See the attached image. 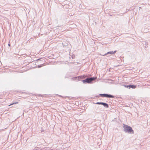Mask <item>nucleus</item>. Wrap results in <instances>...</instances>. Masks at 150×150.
I'll list each match as a JSON object with an SVG mask.
<instances>
[{
	"label": "nucleus",
	"mask_w": 150,
	"mask_h": 150,
	"mask_svg": "<svg viewBox=\"0 0 150 150\" xmlns=\"http://www.w3.org/2000/svg\"><path fill=\"white\" fill-rule=\"evenodd\" d=\"M123 128L125 132L129 134H134V131L132 127L128 125L123 124Z\"/></svg>",
	"instance_id": "1"
},
{
	"label": "nucleus",
	"mask_w": 150,
	"mask_h": 150,
	"mask_svg": "<svg viewBox=\"0 0 150 150\" xmlns=\"http://www.w3.org/2000/svg\"><path fill=\"white\" fill-rule=\"evenodd\" d=\"M97 77H92L89 78H87L85 80H83L82 81L83 83H92L93 81H95Z\"/></svg>",
	"instance_id": "2"
},
{
	"label": "nucleus",
	"mask_w": 150,
	"mask_h": 150,
	"mask_svg": "<svg viewBox=\"0 0 150 150\" xmlns=\"http://www.w3.org/2000/svg\"><path fill=\"white\" fill-rule=\"evenodd\" d=\"M86 77V76L83 75L79 76L77 77H75L73 78V79L74 80L77 81L79 80H81L84 79Z\"/></svg>",
	"instance_id": "3"
},
{
	"label": "nucleus",
	"mask_w": 150,
	"mask_h": 150,
	"mask_svg": "<svg viewBox=\"0 0 150 150\" xmlns=\"http://www.w3.org/2000/svg\"><path fill=\"white\" fill-rule=\"evenodd\" d=\"M117 52V51L115 50L114 51H110L107 52L105 54L103 55H102L101 54H100V55L103 56H104L107 55H108V54H115L116 52Z\"/></svg>",
	"instance_id": "4"
},
{
	"label": "nucleus",
	"mask_w": 150,
	"mask_h": 150,
	"mask_svg": "<svg viewBox=\"0 0 150 150\" xmlns=\"http://www.w3.org/2000/svg\"><path fill=\"white\" fill-rule=\"evenodd\" d=\"M136 87L137 86L136 85H134L132 84L129 85V89H130V88L134 89L136 88Z\"/></svg>",
	"instance_id": "5"
},
{
	"label": "nucleus",
	"mask_w": 150,
	"mask_h": 150,
	"mask_svg": "<svg viewBox=\"0 0 150 150\" xmlns=\"http://www.w3.org/2000/svg\"><path fill=\"white\" fill-rule=\"evenodd\" d=\"M106 98H115V96L111 94H107Z\"/></svg>",
	"instance_id": "6"
},
{
	"label": "nucleus",
	"mask_w": 150,
	"mask_h": 150,
	"mask_svg": "<svg viewBox=\"0 0 150 150\" xmlns=\"http://www.w3.org/2000/svg\"><path fill=\"white\" fill-rule=\"evenodd\" d=\"M106 93H104V94H100L98 96H96V97H98L99 96H100L101 97H106Z\"/></svg>",
	"instance_id": "7"
},
{
	"label": "nucleus",
	"mask_w": 150,
	"mask_h": 150,
	"mask_svg": "<svg viewBox=\"0 0 150 150\" xmlns=\"http://www.w3.org/2000/svg\"><path fill=\"white\" fill-rule=\"evenodd\" d=\"M102 105L106 108H108L109 106L108 104L106 103L103 102Z\"/></svg>",
	"instance_id": "8"
},
{
	"label": "nucleus",
	"mask_w": 150,
	"mask_h": 150,
	"mask_svg": "<svg viewBox=\"0 0 150 150\" xmlns=\"http://www.w3.org/2000/svg\"><path fill=\"white\" fill-rule=\"evenodd\" d=\"M69 43V42H63L62 44L63 46H67L68 45Z\"/></svg>",
	"instance_id": "9"
},
{
	"label": "nucleus",
	"mask_w": 150,
	"mask_h": 150,
	"mask_svg": "<svg viewBox=\"0 0 150 150\" xmlns=\"http://www.w3.org/2000/svg\"><path fill=\"white\" fill-rule=\"evenodd\" d=\"M18 103V102H13V103H12L11 104L9 105H8V106H10V105H13V104H17Z\"/></svg>",
	"instance_id": "10"
},
{
	"label": "nucleus",
	"mask_w": 150,
	"mask_h": 150,
	"mask_svg": "<svg viewBox=\"0 0 150 150\" xmlns=\"http://www.w3.org/2000/svg\"><path fill=\"white\" fill-rule=\"evenodd\" d=\"M103 102H97L96 103V104L98 105H102Z\"/></svg>",
	"instance_id": "11"
},
{
	"label": "nucleus",
	"mask_w": 150,
	"mask_h": 150,
	"mask_svg": "<svg viewBox=\"0 0 150 150\" xmlns=\"http://www.w3.org/2000/svg\"><path fill=\"white\" fill-rule=\"evenodd\" d=\"M124 86L125 87L129 89V85H124Z\"/></svg>",
	"instance_id": "12"
},
{
	"label": "nucleus",
	"mask_w": 150,
	"mask_h": 150,
	"mask_svg": "<svg viewBox=\"0 0 150 150\" xmlns=\"http://www.w3.org/2000/svg\"><path fill=\"white\" fill-rule=\"evenodd\" d=\"M42 66H43L42 64H41L40 65H38V68H40V67H42Z\"/></svg>",
	"instance_id": "13"
},
{
	"label": "nucleus",
	"mask_w": 150,
	"mask_h": 150,
	"mask_svg": "<svg viewBox=\"0 0 150 150\" xmlns=\"http://www.w3.org/2000/svg\"><path fill=\"white\" fill-rule=\"evenodd\" d=\"M75 55H72V56H71V57L72 58V59H74L75 58Z\"/></svg>",
	"instance_id": "14"
},
{
	"label": "nucleus",
	"mask_w": 150,
	"mask_h": 150,
	"mask_svg": "<svg viewBox=\"0 0 150 150\" xmlns=\"http://www.w3.org/2000/svg\"><path fill=\"white\" fill-rule=\"evenodd\" d=\"M8 46H9V47H10V46H11V45H10V43H9V44H8Z\"/></svg>",
	"instance_id": "15"
},
{
	"label": "nucleus",
	"mask_w": 150,
	"mask_h": 150,
	"mask_svg": "<svg viewBox=\"0 0 150 150\" xmlns=\"http://www.w3.org/2000/svg\"><path fill=\"white\" fill-rule=\"evenodd\" d=\"M39 59H37V60H39Z\"/></svg>",
	"instance_id": "16"
}]
</instances>
